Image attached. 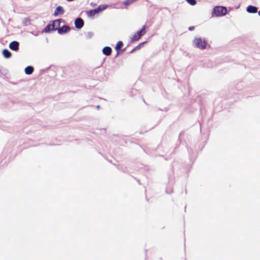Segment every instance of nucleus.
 <instances>
[{
  "label": "nucleus",
  "mask_w": 260,
  "mask_h": 260,
  "mask_svg": "<svg viewBox=\"0 0 260 260\" xmlns=\"http://www.w3.org/2000/svg\"><path fill=\"white\" fill-rule=\"evenodd\" d=\"M226 12V8L222 6H216L213 9V13L217 17L225 15Z\"/></svg>",
  "instance_id": "nucleus-1"
},
{
  "label": "nucleus",
  "mask_w": 260,
  "mask_h": 260,
  "mask_svg": "<svg viewBox=\"0 0 260 260\" xmlns=\"http://www.w3.org/2000/svg\"><path fill=\"white\" fill-rule=\"evenodd\" d=\"M61 19H57L53 21L52 24H48L44 28V31L46 32H48L51 30H54L57 29L56 27V24L57 23V26L60 25V22Z\"/></svg>",
  "instance_id": "nucleus-2"
},
{
  "label": "nucleus",
  "mask_w": 260,
  "mask_h": 260,
  "mask_svg": "<svg viewBox=\"0 0 260 260\" xmlns=\"http://www.w3.org/2000/svg\"><path fill=\"white\" fill-rule=\"evenodd\" d=\"M145 25H144L141 30L135 34L131 39L132 41H137L139 40L145 34Z\"/></svg>",
  "instance_id": "nucleus-3"
},
{
  "label": "nucleus",
  "mask_w": 260,
  "mask_h": 260,
  "mask_svg": "<svg viewBox=\"0 0 260 260\" xmlns=\"http://www.w3.org/2000/svg\"><path fill=\"white\" fill-rule=\"evenodd\" d=\"M194 42L197 47L200 48L202 49H205L206 47L207 43L204 41H202L201 38H196L194 40Z\"/></svg>",
  "instance_id": "nucleus-4"
},
{
  "label": "nucleus",
  "mask_w": 260,
  "mask_h": 260,
  "mask_svg": "<svg viewBox=\"0 0 260 260\" xmlns=\"http://www.w3.org/2000/svg\"><path fill=\"white\" fill-rule=\"evenodd\" d=\"M19 44L17 41H13L9 45L10 48L13 51H17L19 49Z\"/></svg>",
  "instance_id": "nucleus-5"
},
{
  "label": "nucleus",
  "mask_w": 260,
  "mask_h": 260,
  "mask_svg": "<svg viewBox=\"0 0 260 260\" xmlns=\"http://www.w3.org/2000/svg\"><path fill=\"white\" fill-rule=\"evenodd\" d=\"M75 25L76 28H81L84 25V21L81 18H78L75 20Z\"/></svg>",
  "instance_id": "nucleus-6"
},
{
  "label": "nucleus",
  "mask_w": 260,
  "mask_h": 260,
  "mask_svg": "<svg viewBox=\"0 0 260 260\" xmlns=\"http://www.w3.org/2000/svg\"><path fill=\"white\" fill-rule=\"evenodd\" d=\"M56 30H58V32L59 34H62L63 33H66V32H68L69 31H70V28L68 26L64 25L62 27L57 28V29Z\"/></svg>",
  "instance_id": "nucleus-7"
},
{
  "label": "nucleus",
  "mask_w": 260,
  "mask_h": 260,
  "mask_svg": "<svg viewBox=\"0 0 260 260\" xmlns=\"http://www.w3.org/2000/svg\"><path fill=\"white\" fill-rule=\"evenodd\" d=\"M64 13V10L61 6H58L56 7L54 12V15L56 16L59 14H63Z\"/></svg>",
  "instance_id": "nucleus-8"
},
{
  "label": "nucleus",
  "mask_w": 260,
  "mask_h": 260,
  "mask_svg": "<svg viewBox=\"0 0 260 260\" xmlns=\"http://www.w3.org/2000/svg\"><path fill=\"white\" fill-rule=\"evenodd\" d=\"M247 11L250 13H255L257 12V8L253 6H249L247 8Z\"/></svg>",
  "instance_id": "nucleus-9"
},
{
  "label": "nucleus",
  "mask_w": 260,
  "mask_h": 260,
  "mask_svg": "<svg viewBox=\"0 0 260 260\" xmlns=\"http://www.w3.org/2000/svg\"><path fill=\"white\" fill-rule=\"evenodd\" d=\"M112 49L110 47H105L103 49V53L107 56H109L111 54Z\"/></svg>",
  "instance_id": "nucleus-10"
},
{
  "label": "nucleus",
  "mask_w": 260,
  "mask_h": 260,
  "mask_svg": "<svg viewBox=\"0 0 260 260\" xmlns=\"http://www.w3.org/2000/svg\"><path fill=\"white\" fill-rule=\"evenodd\" d=\"M87 16L89 17H93L95 14H97L98 13V10L96 9L93 10H91L87 11L86 12Z\"/></svg>",
  "instance_id": "nucleus-11"
},
{
  "label": "nucleus",
  "mask_w": 260,
  "mask_h": 260,
  "mask_svg": "<svg viewBox=\"0 0 260 260\" xmlns=\"http://www.w3.org/2000/svg\"><path fill=\"white\" fill-rule=\"evenodd\" d=\"M34 68L31 66H28L25 69V73L27 75H30L32 73Z\"/></svg>",
  "instance_id": "nucleus-12"
},
{
  "label": "nucleus",
  "mask_w": 260,
  "mask_h": 260,
  "mask_svg": "<svg viewBox=\"0 0 260 260\" xmlns=\"http://www.w3.org/2000/svg\"><path fill=\"white\" fill-rule=\"evenodd\" d=\"M3 54L5 57L8 58L11 56V53L7 49H4L3 51Z\"/></svg>",
  "instance_id": "nucleus-13"
},
{
  "label": "nucleus",
  "mask_w": 260,
  "mask_h": 260,
  "mask_svg": "<svg viewBox=\"0 0 260 260\" xmlns=\"http://www.w3.org/2000/svg\"><path fill=\"white\" fill-rule=\"evenodd\" d=\"M123 44L122 41H118L116 45L115 49L118 51L123 46Z\"/></svg>",
  "instance_id": "nucleus-14"
},
{
  "label": "nucleus",
  "mask_w": 260,
  "mask_h": 260,
  "mask_svg": "<svg viewBox=\"0 0 260 260\" xmlns=\"http://www.w3.org/2000/svg\"><path fill=\"white\" fill-rule=\"evenodd\" d=\"M107 8V5H100L96 10H98V13H99L101 11H102L106 9Z\"/></svg>",
  "instance_id": "nucleus-15"
},
{
  "label": "nucleus",
  "mask_w": 260,
  "mask_h": 260,
  "mask_svg": "<svg viewBox=\"0 0 260 260\" xmlns=\"http://www.w3.org/2000/svg\"><path fill=\"white\" fill-rule=\"evenodd\" d=\"M186 1L192 6L195 5L197 3L196 0H186Z\"/></svg>",
  "instance_id": "nucleus-16"
},
{
  "label": "nucleus",
  "mask_w": 260,
  "mask_h": 260,
  "mask_svg": "<svg viewBox=\"0 0 260 260\" xmlns=\"http://www.w3.org/2000/svg\"><path fill=\"white\" fill-rule=\"evenodd\" d=\"M194 26H190L189 27V30H192L193 29H194Z\"/></svg>",
  "instance_id": "nucleus-17"
},
{
  "label": "nucleus",
  "mask_w": 260,
  "mask_h": 260,
  "mask_svg": "<svg viewBox=\"0 0 260 260\" xmlns=\"http://www.w3.org/2000/svg\"><path fill=\"white\" fill-rule=\"evenodd\" d=\"M59 26H57V24H56V27H55L59 28Z\"/></svg>",
  "instance_id": "nucleus-18"
},
{
  "label": "nucleus",
  "mask_w": 260,
  "mask_h": 260,
  "mask_svg": "<svg viewBox=\"0 0 260 260\" xmlns=\"http://www.w3.org/2000/svg\"><path fill=\"white\" fill-rule=\"evenodd\" d=\"M258 15L260 16V10L258 11Z\"/></svg>",
  "instance_id": "nucleus-19"
}]
</instances>
